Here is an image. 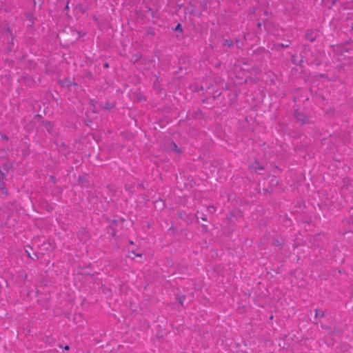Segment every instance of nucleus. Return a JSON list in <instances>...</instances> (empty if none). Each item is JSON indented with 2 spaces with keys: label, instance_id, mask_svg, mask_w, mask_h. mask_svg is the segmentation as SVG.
I'll return each mask as SVG.
<instances>
[{
  "label": "nucleus",
  "instance_id": "1",
  "mask_svg": "<svg viewBox=\"0 0 353 353\" xmlns=\"http://www.w3.org/2000/svg\"><path fill=\"white\" fill-rule=\"evenodd\" d=\"M7 172H8V169H7L6 165L0 167V179H6Z\"/></svg>",
  "mask_w": 353,
  "mask_h": 353
},
{
  "label": "nucleus",
  "instance_id": "2",
  "mask_svg": "<svg viewBox=\"0 0 353 353\" xmlns=\"http://www.w3.org/2000/svg\"><path fill=\"white\" fill-rule=\"evenodd\" d=\"M0 190L3 194L6 195L8 194V190L5 185V179H0Z\"/></svg>",
  "mask_w": 353,
  "mask_h": 353
},
{
  "label": "nucleus",
  "instance_id": "3",
  "mask_svg": "<svg viewBox=\"0 0 353 353\" xmlns=\"http://www.w3.org/2000/svg\"><path fill=\"white\" fill-rule=\"evenodd\" d=\"M250 169L254 172H256L258 170H261L263 169V168L262 166H261L259 163L257 162H254L253 163L251 166H250Z\"/></svg>",
  "mask_w": 353,
  "mask_h": 353
},
{
  "label": "nucleus",
  "instance_id": "4",
  "mask_svg": "<svg viewBox=\"0 0 353 353\" xmlns=\"http://www.w3.org/2000/svg\"><path fill=\"white\" fill-rule=\"evenodd\" d=\"M296 117V119L299 121H301L302 123H305L307 120L305 117L301 114H297Z\"/></svg>",
  "mask_w": 353,
  "mask_h": 353
},
{
  "label": "nucleus",
  "instance_id": "5",
  "mask_svg": "<svg viewBox=\"0 0 353 353\" xmlns=\"http://www.w3.org/2000/svg\"><path fill=\"white\" fill-rule=\"evenodd\" d=\"M170 149L177 153H181V150L178 148L177 145L174 143H171Z\"/></svg>",
  "mask_w": 353,
  "mask_h": 353
},
{
  "label": "nucleus",
  "instance_id": "6",
  "mask_svg": "<svg viewBox=\"0 0 353 353\" xmlns=\"http://www.w3.org/2000/svg\"><path fill=\"white\" fill-rule=\"evenodd\" d=\"M225 44H227L228 46H232L233 43L231 41H225Z\"/></svg>",
  "mask_w": 353,
  "mask_h": 353
},
{
  "label": "nucleus",
  "instance_id": "7",
  "mask_svg": "<svg viewBox=\"0 0 353 353\" xmlns=\"http://www.w3.org/2000/svg\"><path fill=\"white\" fill-rule=\"evenodd\" d=\"M26 253H27V256H28V257H29V258H30V259H33V258L32 257V256H31L30 253L28 250H26Z\"/></svg>",
  "mask_w": 353,
  "mask_h": 353
},
{
  "label": "nucleus",
  "instance_id": "8",
  "mask_svg": "<svg viewBox=\"0 0 353 353\" xmlns=\"http://www.w3.org/2000/svg\"><path fill=\"white\" fill-rule=\"evenodd\" d=\"M185 298L184 297H182V298H180L179 299V302L182 304L183 303V301H184Z\"/></svg>",
  "mask_w": 353,
  "mask_h": 353
},
{
  "label": "nucleus",
  "instance_id": "9",
  "mask_svg": "<svg viewBox=\"0 0 353 353\" xmlns=\"http://www.w3.org/2000/svg\"><path fill=\"white\" fill-rule=\"evenodd\" d=\"M64 349H65V350H69V346H68V345H66V346L64 347Z\"/></svg>",
  "mask_w": 353,
  "mask_h": 353
},
{
  "label": "nucleus",
  "instance_id": "10",
  "mask_svg": "<svg viewBox=\"0 0 353 353\" xmlns=\"http://www.w3.org/2000/svg\"><path fill=\"white\" fill-rule=\"evenodd\" d=\"M179 28H180V24H179V25L176 26V30H178V29H179Z\"/></svg>",
  "mask_w": 353,
  "mask_h": 353
},
{
  "label": "nucleus",
  "instance_id": "11",
  "mask_svg": "<svg viewBox=\"0 0 353 353\" xmlns=\"http://www.w3.org/2000/svg\"><path fill=\"white\" fill-rule=\"evenodd\" d=\"M105 67L108 68V63H105Z\"/></svg>",
  "mask_w": 353,
  "mask_h": 353
},
{
  "label": "nucleus",
  "instance_id": "12",
  "mask_svg": "<svg viewBox=\"0 0 353 353\" xmlns=\"http://www.w3.org/2000/svg\"><path fill=\"white\" fill-rule=\"evenodd\" d=\"M141 254H137V256H141Z\"/></svg>",
  "mask_w": 353,
  "mask_h": 353
}]
</instances>
